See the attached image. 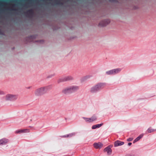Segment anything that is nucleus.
Here are the masks:
<instances>
[{"label": "nucleus", "mask_w": 156, "mask_h": 156, "mask_svg": "<svg viewBox=\"0 0 156 156\" xmlns=\"http://www.w3.org/2000/svg\"><path fill=\"white\" fill-rule=\"evenodd\" d=\"M48 87H42L36 90L35 92V94L36 96H41L44 94L48 90Z\"/></svg>", "instance_id": "3"}, {"label": "nucleus", "mask_w": 156, "mask_h": 156, "mask_svg": "<svg viewBox=\"0 0 156 156\" xmlns=\"http://www.w3.org/2000/svg\"><path fill=\"white\" fill-rule=\"evenodd\" d=\"M5 94L4 92L2 91H0V94L3 95Z\"/></svg>", "instance_id": "21"}, {"label": "nucleus", "mask_w": 156, "mask_h": 156, "mask_svg": "<svg viewBox=\"0 0 156 156\" xmlns=\"http://www.w3.org/2000/svg\"><path fill=\"white\" fill-rule=\"evenodd\" d=\"M94 147L96 149H100L103 147V144L100 142L95 143L94 144Z\"/></svg>", "instance_id": "8"}, {"label": "nucleus", "mask_w": 156, "mask_h": 156, "mask_svg": "<svg viewBox=\"0 0 156 156\" xmlns=\"http://www.w3.org/2000/svg\"><path fill=\"white\" fill-rule=\"evenodd\" d=\"M121 70V69L120 68L114 69L106 71V73L108 75H115L119 73Z\"/></svg>", "instance_id": "4"}, {"label": "nucleus", "mask_w": 156, "mask_h": 156, "mask_svg": "<svg viewBox=\"0 0 156 156\" xmlns=\"http://www.w3.org/2000/svg\"><path fill=\"white\" fill-rule=\"evenodd\" d=\"M55 2H56V4L57 5H58V4H61L60 3V2L59 1H56Z\"/></svg>", "instance_id": "22"}, {"label": "nucleus", "mask_w": 156, "mask_h": 156, "mask_svg": "<svg viewBox=\"0 0 156 156\" xmlns=\"http://www.w3.org/2000/svg\"><path fill=\"white\" fill-rule=\"evenodd\" d=\"M133 140V138H129L127 139V141H131Z\"/></svg>", "instance_id": "20"}, {"label": "nucleus", "mask_w": 156, "mask_h": 156, "mask_svg": "<svg viewBox=\"0 0 156 156\" xmlns=\"http://www.w3.org/2000/svg\"><path fill=\"white\" fill-rule=\"evenodd\" d=\"M29 132V130L27 129H21L15 131L16 133H21Z\"/></svg>", "instance_id": "7"}, {"label": "nucleus", "mask_w": 156, "mask_h": 156, "mask_svg": "<svg viewBox=\"0 0 156 156\" xmlns=\"http://www.w3.org/2000/svg\"><path fill=\"white\" fill-rule=\"evenodd\" d=\"M5 98L6 101H14L17 99L18 95L16 94H8L5 95Z\"/></svg>", "instance_id": "2"}, {"label": "nucleus", "mask_w": 156, "mask_h": 156, "mask_svg": "<svg viewBox=\"0 0 156 156\" xmlns=\"http://www.w3.org/2000/svg\"><path fill=\"white\" fill-rule=\"evenodd\" d=\"M65 80H72L73 78L71 76H68L65 77Z\"/></svg>", "instance_id": "19"}, {"label": "nucleus", "mask_w": 156, "mask_h": 156, "mask_svg": "<svg viewBox=\"0 0 156 156\" xmlns=\"http://www.w3.org/2000/svg\"><path fill=\"white\" fill-rule=\"evenodd\" d=\"M106 84L105 83H99L93 86L90 91L92 93H95L104 88Z\"/></svg>", "instance_id": "1"}, {"label": "nucleus", "mask_w": 156, "mask_h": 156, "mask_svg": "<svg viewBox=\"0 0 156 156\" xmlns=\"http://www.w3.org/2000/svg\"><path fill=\"white\" fill-rule=\"evenodd\" d=\"M0 34H1V32H0Z\"/></svg>", "instance_id": "25"}, {"label": "nucleus", "mask_w": 156, "mask_h": 156, "mask_svg": "<svg viewBox=\"0 0 156 156\" xmlns=\"http://www.w3.org/2000/svg\"><path fill=\"white\" fill-rule=\"evenodd\" d=\"M143 136V134H141L138 137H137L135 140L133 141V143H134L138 141H139L141 138H142Z\"/></svg>", "instance_id": "15"}, {"label": "nucleus", "mask_w": 156, "mask_h": 156, "mask_svg": "<svg viewBox=\"0 0 156 156\" xmlns=\"http://www.w3.org/2000/svg\"><path fill=\"white\" fill-rule=\"evenodd\" d=\"M109 23L110 21L109 20H105L101 21L99 23V25L101 26H105Z\"/></svg>", "instance_id": "6"}, {"label": "nucleus", "mask_w": 156, "mask_h": 156, "mask_svg": "<svg viewBox=\"0 0 156 156\" xmlns=\"http://www.w3.org/2000/svg\"><path fill=\"white\" fill-rule=\"evenodd\" d=\"M103 125V123L100 124H98L96 125H93L92 127V129H95L97 128H99L101 127Z\"/></svg>", "instance_id": "14"}, {"label": "nucleus", "mask_w": 156, "mask_h": 156, "mask_svg": "<svg viewBox=\"0 0 156 156\" xmlns=\"http://www.w3.org/2000/svg\"><path fill=\"white\" fill-rule=\"evenodd\" d=\"M75 135V133H71L67 135H65L63 136V137H72Z\"/></svg>", "instance_id": "17"}, {"label": "nucleus", "mask_w": 156, "mask_h": 156, "mask_svg": "<svg viewBox=\"0 0 156 156\" xmlns=\"http://www.w3.org/2000/svg\"><path fill=\"white\" fill-rule=\"evenodd\" d=\"M132 144V143H128V145H129V146H130Z\"/></svg>", "instance_id": "23"}, {"label": "nucleus", "mask_w": 156, "mask_h": 156, "mask_svg": "<svg viewBox=\"0 0 156 156\" xmlns=\"http://www.w3.org/2000/svg\"><path fill=\"white\" fill-rule=\"evenodd\" d=\"M155 131H156V129H153L151 128H149L147 130V131L148 133L153 132Z\"/></svg>", "instance_id": "16"}, {"label": "nucleus", "mask_w": 156, "mask_h": 156, "mask_svg": "<svg viewBox=\"0 0 156 156\" xmlns=\"http://www.w3.org/2000/svg\"><path fill=\"white\" fill-rule=\"evenodd\" d=\"M83 119L85 120L86 122H92L96 121L97 119V117L95 115H93L91 118H87L83 117Z\"/></svg>", "instance_id": "5"}, {"label": "nucleus", "mask_w": 156, "mask_h": 156, "mask_svg": "<svg viewBox=\"0 0 156 156\" xmlns=\"http://www.w3.org/2000/svg\"><path fill=\"white\" fill-rule=\"evenodd\" d=\"M104 151L107 152L108 154L109 155L111 154L112 150L109 146L106 147L104 149Z\"/></svg>", "instance_id": "13"}, {"label": "nucleus", "mask_w": 156, "mask_h": 156, "mask_svg": "<svg viewBox=\"0 0 156 156\" xmlns=\"http://www.w3.org/2000/svg\"><path fill=\"white\" fill-rule=\"evenodd\" d=\"M71 93L77 91L79 89V87L76 86H73L70 87Z\"/></svg>", "instance_id": "9"}, {"label": "nucleus", "mask_w": 156, "mask_h": 156, "mask_svg": "<svg viewBox=\"0 0 156 156\" xmlns=\"http://www.w3.org/2000/svg\"><path fill=\"white\" fill-rule=\"evenodd\" d=\"M124 144L123 142L119 140H117L115 142L114 146L115 147H117L123 145Z\"/></svg>", "instance_id": "12"}, {"label": "nucleus", "mask_w": 156, "mask_h": 156, "mask_svg": "<svg viewBox=\"0 0 156 156\" xmlns=\"http://www.w3.org/2000/svg\"><path fill=\"white\" fill-rule=\"evenodd\" d=\"M28 14L30 15L32 14L33 13V11L32 9H31L28 10L27 12Z\"/></svg>", "instance_id": "18"}, {"label": "nucleus", "mask_w": 156, "mask_h": 156, "mask_svg": "<svg viewBox=\"0 0 156 156\" xmlns=\"http://www.w3.org/2000/svg\"><path fill=\"white\" fill-rule=\"evenodd\" d=\"M29 88H30V87H29L27 88L28 89H29Z\"/></svg>", "instance_id": "24"}, {"label": "nucleus", "mask_w": 156, "mask_h": 156, "mask_svg": "<svg viewBox=\"0 0 156 156\" xmlns=\"http://www.w3.org/2000/svg\"><path fill=\"white\" fill-rule=\"evenodd\" d=\"M62 93L64 94L71 93L70 87L63 89L62 90Z\"/></svg>", "instance_id": "10"}, {"label": "nucleus", "mask_w": 156, "mask_h": 156, "mask_svg": "<svg viewBox=\"0 0 156 156\" xmlns=\"http://www.w3.org/2000/svg\"><path fill=\"white\" fill-rule=\"evenodd\" d=\"M9 140L6 138H3L0 140V145H4L8 143Z\"/></svg>", "instance_id": "11"}]
</instances>
